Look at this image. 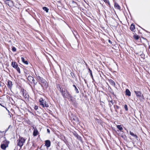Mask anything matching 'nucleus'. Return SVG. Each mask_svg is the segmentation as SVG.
I'll list each match as a JSON object with an SVG mask.
<instances>
[{
	"instance_id": "obj_1",
	"label": "nucleus",
	"mask_w": 150,
	"mask_h": 150,
	"mask_svg": "<svg viewBox=\"0 0 150 150\" xmlns=\"http://www.w3.org/2000/svg\"><path fill=\"white\" fill-rule=\"evenodd\" d=\"M60 91L62 96L64 98H68L71 101L72 100V96L69 93V92L66 89L62 88L60 86H59Z\"/></svg>"
},
{
	"instance_id": "obj_2",
	"label": "nucleus",
	"mask_w": 150,
	"mask_h": 150,
	"mask_svg": "<svg viewBox=\"0 0 150 150\" xmlns=\"http://www.w3.org/2000/svg\"><path fill=\"white\" fill-rule=\"evenodd\" d=\"M37 79L39 82L41 83V85L43 88H46L47 87L48 84L45 80L40 76L38 77Z\"/></svg>"
},
{
	"instance_id": "obj_3",
	"label": "nucleus",
	"mask_w": 150,
	"mask_h": 150,
	"mask_svg": "<svg viewBox=\"0 0 150 150\" xmlns=\"http://www.w3.org/2000/svg\"><path fill=\"white\" fill-rule=\"evenodd\" d=\"M25 139L22 137H20L17 140V145L21 147L25 143Z\"/></svg>"
},
{
	"instance_id": "obj_4",
	"label": "nucleus",
	"mask_w": 150,
	"mask_h": 150,
	"mask_svg": "<svg viewBox=\"0 0 150 150\" xmlns=\"http://www.w3.org/2000/svg\"><path fill=\"white\" fill-rule=\"evenodd\" d=\"M40 105H41L43 107H48L49 105L44 100L42 99H41L40 100Z\"/></svg>"
},
{
	"instance_id": "obj_5",
	"label": "nucleus",
	"mask_w": 150,
	"mask_h": 150,
	"mask_svg": "<svg viewBox=\"0 0 150 150\" xmlns=\"http://www.w3.org/2000/svg\"><path fill=\"white\" fill-rule=\"evenodd\" d=\"M134 92L135 93L137 96L139 98L142 99H144L143 96L140 91H134Z\"/></svg>"
},
{
	"instance_id": "obj_6",
	"label": "nucleus",
	"mask_w": 150,
	"mask_h": 150,
	"mask_svg": "<svg viewBox=\"0 0 150 150\" xmlns=\"http://www.w3.org/2000/svg\"><path fill=\"white\" fill-rule=\"evenodd\" d=\"M5 3L8 5L9 7H11L13 5V2L11 0H7L5 1Z\"/></svg>"
},
{
	"instance_id": "obj_7",
	"label": "nucleus",
	"mask_w": 150,
	"mask_h": 150,
	"mask_svg": "<svg viewBox=\"0 0 150 150\" xmlns=\"http://www.w3.org/2000/svg\"><path fill=\"white\" fill-rule=\"evenodd\" d=\"M28 79L30 82L34 83V78L31 76H28Z\"/></svg>"
},
{
	"instance_id": "obj_8",
	"label": "nucleus",
	"mask_w": 150,
	"mask_h": 150,
	"mask_svg": "<svg viewBox=\"0 0 150 150\" xmlns=\"http://www.w3.org/2000/svg\"><path fill=\"white\" fill-rule=\"evenodd\" d=\"M115 8L117 9L120 10V6L116 2H115L114 3Z\"/></svg>"
},
{
	"instance_id": "obj_9",
	"label": "nucleus",
	"mask_w": 150,
	"mask_h": 150,
	"mask_svg": "<svg viewBox=\"0 0 150 150\" xmlns=\"http://www.w3.org/2000/svg\"><path fill=\"white\" fill-rule=\"evenodd\" d=\"M50 141L49 140H46L45 141V145L47 147H49L50 145Z\"/></svg>"
},
{
	"instance_id": "obj_10",
	"label": "nucleus",
	"mask_w": 150,
	"mask_h": 150,
	"mask_svg": "<svg viewBox=\"0 0 150 150\" xmlns=\"http://www.w3.org/2000/svg\"><path fill=\"white\" fill-rule=\"evenodd\" d=\"M38 134V132L36 128L35 129L33 132V135L34 136H36Z\"/></svg>"
},
{
	"instance_id": "obj_11",
	"label": "nucleus",
	"mask_w": 150,
	"mask_h": 150,
	"mask_svg": "<svg viewBox=\"0 0 150 150\" xmlns=\"http://www.w3.org/2000/svg\"><path fill=\"white\" fill-rule=\"evenodd\" d=\"M11 65L14 68H16L18 66L17 63L15 62H12L11 63Z\"/></svg>"
},
{
	"instance_id": "obj_12",
	"label": "nucleus",
	"mask_w": 150,
	"mask_h": 150,
	"mask_svg": "<svg viewBox=\"0 0 150 150\" xmlns=\"http://www.w3.org/2000/svg\"><path fill=\"white\" fill-rule=\"evenodd\" d=\"M7 146L8 144L6 145L5 144H3L1 145V147L2 149H5Z\"/></svg>"
},
{
	"instance_id": "obj_13",
	"label": "nucleus",
	"mask_w": 150,
	"mask_h": 150,
	"mask_svg": "<svg viewBox=\"0 0 150 150\" xmlns=\"http://www.w3.org/2000/svg\"><path fill=\"white\" fill-rule=\"evenodd\" d=\"M12 86V82L10 81H8V86L11 88Z\"/></svg>"
},
{
	"instance_id": "obj_14",
	"label": "nucleus",
	"mask_w": 150,
	"mask_h": 150,
	"mask_svg": "<svg viewBox=\"0 0 150 150\" xmlns=\"http://www.w3.org/2000/svg\"><path fill=\"white\" fill-rule=\"evenodd\" d=\"M21 60L22 62L25 64H26L28 65V62L27 61H25L24 58L23 57L21 58Z\"/></svg>"
},
{
	"instance_id": "obj_15",
	"label": "nucleus",
	"mask_w": 150,
	"mask_h": 150,
	"mask_svg": "<svg viewBox=\"0 0 150 150\" xmlns=\"http://www.w3.org/2000/svg\"><path fill=\"white\" fill-rule=\"evenodd\" d=\"M110 83L113 86H115V82L112 79L109 80Z\"/></svg>"
},
{
	"instance_id": "obj_16",
	"label": "nucleus",
	"mask_w": 150,
	"mask_h": 150,
	"mask_svg": "<svg viewBox=\"0 0 150 150\" xmlns=\"http://www.w3.org/2000/svg\"><path fill=\"white\" fill-rule=\"evenodd\" d=\"M126 95L128 96H130L131 95V92L128 89H126Z\"/></svg>"
},
{
	"instance_id": "obj_17",
	"label": "nucleus",
	"mask_w": 150,
	"mask_h": 150,
	"mask_svg": "<svg viewBox=\"0 0 150 150\" xmlns=\"http://www.w3.org/2000/svg\"><path fill=\"white\" fill-rule=\"evenodd\" d=\"M135 29V27L134 25L132 24L130 26V29L132 31H134Z\"/></svg>"
},
{
	"instance_id": "obj_18",
	"label": "nucleus",
	"mask_w": 150,
	"mask_h": 150,
	"mask_svg": "<svg viewBox=\"0 0 150 150\" xmlns=\"http://www.w3.org/2000/svg\"><path fill=\"white\" fill-rule=\"evenodd\" d=\"M129 134L130 135H132V136L135 137L136 138H137V136L136 135H135L132 132L130 131L129 132Z\"/></svg>"
},
{
	"instance_id": "obj_19",
	"label": "nucleus",
	"mask_w": 150,
	"mask_h": 150,
	"mask_svg": "<svg viewBox=\"0 0 150 150\" xmlns=\"http://www.w3.org/2000/svg\"><path fill=\"white\" fill-rule=\"evenodd\" d=\"M117 128L120 131L122 130L123 129V128L121 125H117Z\"/></svg>"
},
{
	"instance_id": "obj_20",
	"label": "nucleus",
	"mask_w": 150,
	"mask_h": 150,
	"mask_svg": "<svg viewBox=\"0 0 150 150\" xmlns=\"http://www.w3.org/2000/svg\"><path fill=\"white\" fill-rule=\"evenodd\" d=\"M42 8L45 11H46V12H48L49 9L47 8L46 7H43Z\"/></svg>"
},
{
	"instance_id": "obj_21",
	"label": "nucleus",
	"mask_w": 150,
	"mask_h": 150,
	"mask_svg": "<svg viewBox=\"0 0 150 150\" xmlns=\"http://www.w3.org/2000/svg\"><path fill=\"white\" fill-rule=\"evenodd\" d=\"M25 92H24V91H23V95L24 96L25 98H28V95L26 94L25 93Z\"/></svg>"
},
{
	"instance_id": "obj_22",
	"label": "nucleus",
	"mask_w": 150,
	"mask_h": 150,
	"mask_svg": "<svg viewBox=\"0 0 150 150\" xmlns=\"http://www.w3.org/2000/svg\"><path fill=\"white\" fill-rule=\"evenodd\" d=\"M105 3H107L110 6V4L108 0H103Z\"/></svg>"
},
{
	"instance_id": "obj_23",
	"label": "nucleus",
	"mask_w": 150,
	"mask_h": 150,
	"mask_svg": "<svg viewBox=\"0 0 150 150\" xmlns=\"http://www.w3.org/2000/svg\"><path fill=\"white\" fill-rule=\"evenodd\" d=\"M15 69H16V70L18 71V72H19V73H20V70L19 67L18 66Z\"/></svg>"
},
{
	"instance_id": "obj_24",
	"label": "nucleus",
	"mask_w": 150,
	"mask_h": 150,
	"mask_svg": "<svg viewBox=\"0 0 150 150\" xmlns=\"http://www.w3.org/2000/svg\"><path fill=\"white\" fill-rule=\"evenodd\" d=\"M134 37L136 40H137L139 39V37L138 35H134Z\"/></svg>"
},
{
	"instance_id": "obj_25",
	"label": "nucleus",
	"mask_w": 150,
	"mask_h": 150,
	"mask_svg": "<svg viewBox=\"0 0 150 150\" xmlns=\"http://www.w3.org/2000/svg\"><path fill=\"white\" fill-rule=\"evenodd\" d=\"M124 108L125 110L126 111H127L128 110V108H127V105H124Z\"/></svg>"
},
{
	"instance_id": "obj_26",
	"label": "nucleus",
	"mask_w": 150,
	"mask_h": 150,
	"mask_svg": "<svg viewBox=\"0 0 150 150\" xmlns=\"http://www.w3.org/2000/svg\"><path fill=\"white\" fill-rule=\"evenodd\" d=\"M4 131H0V136H2L4 134Z\"/></svg>"
},
{
	"instance_id": "obj_27",
	"label": "nucleus",
	"mask_w": 150,
	"mask_h": 150,
	"mask_svg": "<svg viewBox=\"0 0 150 150\" xmlns=\"http://www.w3.org/2000/svg\"><path fill=\"white\" fill-rule=\"evenodd\" d=\"M12 50L13 51H14V52L16 51V48L14 47H13L12 48Z\"/></svg>"
},
{
	"instance_id": "obj_28",
	"label": "nucleus",
	"mask_w": 150,
	"mask_h": 150,
	"mask_svg": "<svg viewBox=\"0 0 150 150\" xmlns=\"http://www.w3.org/2000/svg\"><path fill=\"white\" fill-rule=\"evenodd\" d=\"M89 71H90V73L91 74V76L92 77V78H93V75H92V71H91L90 69H89Z\"/></svg>"
},
{
	"instance_id": "obj_29",
	"label": "nucleus",
	"mask_w": 150,
	"mask_h": 150,
	"mask_svg": "<svg viewBox=\"0 0 150 150\" xmlns=\"http://www.w3.org/2000/svg\"><path fill=\"white\" fill-rule=\"evenodd\" d=\"M75 90L76 91V93H79V91H78V89L76 87L75 88Z\"/></svg>"
},
{
	"instance_id": "obj_30",
	"label": "nucleus",
	"mask_w": 150,
	"mask_h": 150,
	"mask_svg": "<svg viewBox=\"0 0 150 150\" xmlns=\"http://www.w3.org/2000/svg\"><path fill=\"white\" fill-rule=\"evenodd\" d=\"M73 119L75 120L76 121H78V119L76 117H75V118H73Z\"/></svg>"
},
{
	"instance_id": "obj_31",
	"label": "nucleus",
	"mask_w": 150,
	"mask_h": 150,
	"mask_svg": "<svg viewBox=\"0 0 150 150\" xmlns=\"http://www.w3.org/2000/svg\"><path fill=\"white\" fill-rule=\"evenodd\" d=\"M38 106H37V105H36L34 107V109L36 110H37L38 109Z\"/></svg>"
},
{
	"instance_id": "obj_32",
	"label": "nucleus",
	"mask_w": 150,
	"mask_h": 150,
	"mask_svg": "<svg viewBox=\"0 0 150 150\" xmlns=\"http://www.w3.org/2000/svg\"><path fill=\"white\" fill-rule=\"evenodd\" d=\"M110 102L112 103V105H113L114 103V101L113 100H111L110 101Z\"/></svg>"
},
{
	"instance_id": "obj_33",
	"label": "nucleus",
	"mask_w": 150,
	"mask_h": 150,
	"mask_svg": "<svg viewBox=\"0 0 150 150\" xmlns=\"http://www.w3.org/2000/svg\"><path fill=\"white\" fill-rule=\"evenodd\" d=\"M47 132L48 133H50V131L49 129H47Z\"/></svg>"
},
{
	"instance_id": "obj_34",
	"label": "nucleus",
	"mask_w": 150,
	"mask_h": 150,
	"mask_svg": "<svg viewBox=\"0 0 150 150\" xmlns=\"http://www.w3.org/2000/svg\"><path fill=\"white\" fill-rule=\"evenodd\" d=\"M1 5V8H2L3 7V6L1 5V2H0V5Z\"/></svg>"
},
{
	"instance_id": "obj_35",
	"label": "nucleus",
	"mask_w": 150,
	"mask_h": 150,
	"mask_svg": "<svg viewBox=\"0 0 150 150\" xmlns=\"http://www.w3.org/2000/svg\"><path fill=\"white\" fill-rule=\"evenodd\" d=\"M73 86L75 88L76 87L75 85L74 84L73 85Z\"/></svg>"
},
{
	"instance_id": "obj_36",
	"label": "nucleus",
	"mask_w": 150,
	"mask_h": 150,
	"mask_svg": "<svg viewBox=\"0 0 150 150\" xmlns=\"http://www.w3.org/2000/svg\"><path fill=\"white\" fill-rule=\"evenodd\" d=\"M108 42H110V43H111V41H110V40H108Z\"/></svg>"
},
{
	"instance_id": "obj_37",
	"label": "nucleus",
	"mask_w": 150,
	"mask_h": 150,
	"mask_svg": "<svg viewBox=\"0 0 150 150\" xmlns=\"http://www.w3.org/2000/svg\"><path fill=\"white\" fill-rule=\"evenodd\" d=\"M10 126H10H10H9V127H8V129L9 128V127H10Z\"/></svg>"
},
{
	"instance_id": "obj_38",
	"label": "nucleus",
	"mask_w": 150,
	"mask_h": 150,
	"mask_svg": "<svg viewBox=\"0 0 150 150\" xmlns=\"http://www.w3.org/2000/svg\"><path fill=\"white\" fill-rule=\"evenodd\" d=\"M149 49H150V46H149Z\"/></svg>"
}]
</instances>
